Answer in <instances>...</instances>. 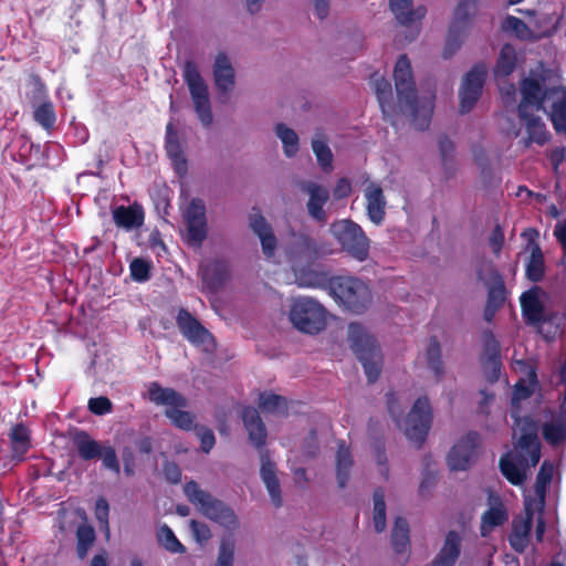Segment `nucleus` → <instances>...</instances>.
<instances>
[{
  "label": "nucleus",
  "instance_id": "1",
  "mask_svg": "<svg viewBox=\"0 0 566 566\" xmlns=\"http://www.w3.org/2000/svg\"><path fill=\"white\" fill-rule=\"evenodd\" d=\"M513 437L516 439V453L509 452L502 457L500 468L512 484L521 485L526 479V469L535 467L541 459L536 423L532 419L517 420Z\"/></svg>",
  "mask_w": 566,
  "mask_h": 566
},
{
  "label": "nucleus",
  "instance_id": "2",
  "mask_svg": "<svg viewBox=\"0 0 566 566\" xmlns=\"http://www.w3.org/2000/svg\"><path fill=\"white\" fill-rule=\"evenodd\" d=\"M394 80L399 111L412 119L417 129H426L431 118L432 101L417 97L410 61L406 55L399 56L394 70Z\"/></svg>",
  "mask_w": 566,
  "mask_h": 566
},
{
  "label": "nucleus",
  "instance_id": "3",
  "mask_svg": "<svg viewBox=\"0 0 566 566\" xmlns=\"http://www.w3.org/2000/svg\"><path fill=\"white\" fill-rule=\"evenodd\" d=\"M544 511H537L533 503L525 499L524 511L516 515L511 523L507 541L511 548L518 554L524 553L533 543V528L535 543H541L545 533Z\"/></svg>",
  "mask_w": 566,
  "mask_h": 566
},
{
  "label": "nucleus",
  "instance_id": "4",
  "mask_svg": "<svg viewBox=\"0 0 566 566\" xmlns=\"http://www.w3.org/2000/svg\"><path fill=\"white\" fill-rule=\"evenodd\" d=\"M546 292L534 286L521 295V306L527 324L537 328L546 339H552L558 332L560 317L546 308Z\"/></svg>",
  "mask_w": 566,
  "mask_h": 566
},
{
  "label": "nucleus",
  "instance_id": "5",
  "mask_svg": "<svg viewBox=\"0 0 566 566\" xmlns=\"http://www.w3.org/2000/svg\"><path fill=\"white\" fill-rule=\"evenodd\" d=\"M328 289L334 300L352 313H364L371 305V291L358 277L349 275L332 277L328 281Z\"/></svg>",
  "mask_w": 566,
  "mask_h": 566
},
{
  "label": "nucleus",
  "instance_id": "6",
  "mask_svg": "<svg viewBox=\"0 0 566 566\" xmlns=\"http://www.w3.org/2000/svg\"><path fill=\"white\" fill-rule=\"evenodd\" d=\"M188 500L198 506V510L209 520L219 523L228 530H235L239 525L238 517L232 509L223 502L214 499L208 492L201 490L195 482H188L184 488Z\"/></svg>",
  "mask_w": 566,
  "mask_h": 566
},
{
  "label": "nucleus",
  "instance_id": "7",
  "mask_svg": "<svg viewBox=\"0 0 566 566\" xmlns=\"http://www.w3.org/2000/svg\"><path fill=\"white\" fill-rule=\"evenodd\" d=\"M388 409L410 441L420 444L424 440L432 422L431 406L427 397L418 398L402 421L397 419L398 408L392 398L388 400Z\"/></svg>",
  "mask_w": 566,
  "mask_h": 566
},
{
  "label": "nucleus",
  "instance_id": "8",
  "mask_svg": "<svg viewBox=\"0 0 566 566\" xmlns=\"http://www.w3.org/2000/svg\"><path fill=\"white\" fill-rule=\"evenodd\" d=\"M329 233L342 250L355 260L363 262L369 256L370 240L363 228L350 219H340L331 223Z\"/></svg>",
  "mask_w": 566,
  "mask_h": 566
},
{
  "label": "nucleus",
  "instance_id": "9",
  "mask_svg": "<svg viewBox=\"0 0 566 566\" xmlns=\"http://www.w3.org/2000/svg\"><path fill=\"white\" fill-rule=\"evenodd\" d=\"M348 339L364 366L368 380L374 382L380 374L381 366V356L376 339L358 323L349 324Z\"/></svg>",
  "mask_w": 566,
  "mask_h": 566
},
{
  "label": "nucleus",
  "instance_id": "10",
  "mask_svg": "<svg viewBox=\"0 0 566 566\" xmlns=\"http://www.w3.org/2000/svg\"><path fill=\"white\" fill-rule=\"evenodd\" d=\"M182 76L188 86L198 119L202 126L210 127L213 122L210 95L198 65L193 61H187L182 69Z\"/></svg>",
  "mask_w": 566,
  "mask_h": 566
},
{
  "label": "nucleus",
  "instance_id": "11",
  "mask_svg": "<svg viewBox=\"0 0 566 566\" xmlns=\"http://www.w3.org/2000/svg\"><path fill=\"white\" fill-rule=\"evenodd\" d=\"M290 321L300 332L317 334L326 326V311L313 298L298 297L291 305Z\"/></svg>",
  "mask_w": 566,
  "mask_h": 566
},
{
  "label": "nucleus",
  "instance_id": "12",
  "mask_svg": "<svg viewBox=\"0 0 566 566\" xmlns=\"http://www.w3.org/2000/svg\"><path fill=\"white\" fill-rule=\"evenodd\" d=\"M475 13V6L470 0H460L454 10L453 19L449 29L444 56L452 55L463 43L470 29L471 18Z\"/></svg>",
  "mask_w": 566,
  "mask_h": 566
},
{
  "label": "nucleus",
  "instance_id": "13",
  "mask_svg": "<svg viewBox=\"0 0 566 566\" xmlns=\"http://www.w3.org/2000/svg\"><path fill=\"white\" fill-rule=\"evenodd\" d=\"M486 75V67L483 64H478L463 78L459 96L461 113H468L472 109L478 102L484 78Z\"/></svg>",
  "mask_w": 566,
  "mask_h": 566
},
{
  "label": "nucleus",
  "instance_id": "14",
  "mask_svg": "<svg viewBox=\"0 0 566 566\" xmlns=\"http://www.w3.org/2000/svg\"><path fill=\"white\" fill-rule=\"evenodd\" d=\"M322 254L318 243L306 233H294L291 243L286 248L287 260L293 266L313 262Z\"/></svg>",
  "mask_w": 566,
  "mask_h": 566
},
{
  "label": "nucleus",
  "instance_id": "15",
  "mask_svg": "<svg viewBox=\"0 0 566 566\" xmlns=\"http://www.w3.org/2000/svg\"><path fill=\"white\" fill-rule=\"evenodd\" d=\"M560 381L565 386L560 412L553 415L542 427L543 438L553 447L566 441V363L560 368Z\"/></svg>",
  "mask_w": 566,
  "mask_h": 566
},
{
  "label": "nucleus",
  "instance_id": "16",
  "mask_svg": "<svg viewBox=\"0 0 566 566\" xmlns=\"http://www.w3.org/2000/svg\"><path fill=\"white\" fill-rule=\"evenodd\" d=\"M187 224L188 240L200 244L207 237L206 205L199 198H193L184 212Z\"/></svg>",
  "mask_w": 566,
  "mask_h": 566
},
{
  "label": "nucleus",
  "instance_id": "17",
  "mask_svg": "<svg viewBox=\"0 0 566 566\" xmlns=\"http://www.w3.org/2000/svg\"><path fill=\"white\" fill-rule=\"evenodd\" d=\"M542 109L549 116L557 133H566V88L545 90Z\"/></svg>",
  "mask_w": 566,
  "mask_h": 566
},
{
  "label": "nucleus",
  "instance_id": "18",
  "mask_svg": "<svg viewBox=\"0 0 566 566\" xmlns=\"http://www.w3.org/2000/svg\"><path fill=\"white\" fill-rule=\"evenodd\" d=\"M301 189L308 195L306 209L310 217L321 223H325L327 221V213L324 210V206L329 199L328 189L314 181L302 182Z\"/></svg>",
  "mask_w": 566,
  "mask_h": 566
},
{
  "label": "nucleus",
  "instance_id": "19",
  "mask_svg": "<svg viewBox=\"0 0 566 566\" xmlns=\"http://www.w3.org/2000/svg\"><path fill=\"white\" fill-rule=\"evenodd\" d=\"M520 91L522 99L518 104V115L525 116L526 112H538L544 106L542 82L535 77H526L521 82Z\"/></svg>",
  "mask_w": 566,
  "mask_h": 566
},
{
  "label": "nucleus",
  "instance_id": "20",
  "mask_svg": "<svg viewBox=\"0 0 566 566\" xmlns=\"http://www.w3.org/2000/svg\"><path fill=\"white\" fill-rule=\"evenodd\" d=\"M479 444V434L470 432L460 439L448 455V463L452 470H465L475 455Z\"/></svg>",
  "mask_w": 566,
  "mask_h": 566
},
{
  "label": "nucleus",
  "instance_id": "21",
  "mask_svg": "<svg viewBox=\"0 0 566 566\" xmlns=\"http://www.w3.org/2000/svg\"><path fill=\"white\" fill-rule=\"evenodd\" d=\"M177 325L182 335L196 345H203L208 349L212 343L211 334L186 310H180L177 316Z\"/></svg>",
  "mask_w": 566,
  "mask_h": 566
},
{
  "label": "nucleus",
  "instance_id": "22",
  "mask_svg": "<svg viewBox=\"0 0 566 566\" xmlns=\"http://www.w3.org/2000/svg\"><path fill=\"white\" fill-rule=\"evenodd\" d=\"M502 29L505 32L514 34L521 40H537L549 33L548 29L544 28L539 22L533 19H530L528 22H524L513 15L505 18Z\"/></svg>",
  "mask_w": 566,
  "mask_h": 566
},
{
  "label": "nucleus",
  "instance_id": "23",
  "mask_svg": "<svg viewBox=\"0 0 566 566\" xmlns=\"http://www.w3.org/2000/svg\"><path fill=\"white\" fill-rule=\"evenodd\" d=\"M366 200V213L368 219L376 226H380L386 216L387 200L382 188L376 182H369L364 189Z\"/></svg>",
  "mask_w": 566,
  "mask_h": 566
},
{
  "label": "nucleus",
  "instance_id": "24",
  "mask_svg": "<svg viewBox=\"0 0 566 566\" xmlns=\"http://www.w3.org/2000/svg\"><path fill=\"white\" fill-rule=\"evenodd\" d=\"M147 398L156 406L165 407V410L188 406V400L185 396L174 388L163 387L157 381L148 384Z\"/></svg>",
  "mask_w": 566,
  "mask_h": 566
},
{
  "label": "nucleus",
  "instance_id": "25",
  "mask_svg": "<svg viewBox=\"0 0 566 566\" xmlns=\"http://www.w3.org/2000/svg\"><path fill=\"white\" fill-rule=\"evenodd\" d=\"M250 227L253 233L259 238L262 253L266 259H272L277 249V238L272 226L263 216H254L250 220Z\"/></svg>",
  "mask_w": 566,
  "mask_h": 566
},
{
  "label": "nucleus",
  "instance_id": "26",
  "mask_svg": "<svg viewBox=\"0 0 566 566\" xmlns=\"http://www.w3.org/2000/svg\"><path fill=\"white\" fill-rule=\"evenodd\" d=\"M461 549V536L454 531L448 532L440 551L431 562V566H454L460 557Z\"/></svg>",
  "mask_w": 566,
  "mask_h": 566
},
{
  "label": "nucleus",
  "instance_id": "27",
  "mask_svg": "<svg viewBox=\"0 0 566 566\" xmlns=\"http://www.w3.org/2000/svg\"><path fill=\"white\" fill-rule=\"evenodd\" d=\"M213 78L217 88L222 93H229L234 88V69L227 54H217L213 63Z\"/></svg>",
  "mask_w": 566,
  "mask_h": 566
},
{
  "label": "nucleus",
  "instance_id": "28",
  "mask_svg": "<svg viewBox=\"0 0 566 566\" xmlns=\"http://www.w3.org/2000/svg\"><path fill=\"white\" fill-rule=\"evenodd\" d=\"M261 479L265 484L272 503L279 507L282 505L280 480L276 474L275 464L270 460L268 454L261 457Z\"/></svg>",
  "mask_w": 566,
  "mask_h": 566
},
{
  "label": "nucleus",
  "instance_id": "29",
  "mask_svg": "<svg viewBox=\"0 0 566 566\" xmlns=\"http://www.w3.org/2000/svg\"><path fill=\"white\" fill-rule=\"evenodd\" d=\"M520 118L524 123L527 133V137L522 139L525 147L533 143L542 146L548 140L546 126L534 112H526V115L520 116Z\"/></svg>",
  "mask_w": 566,
  "mask_h": 566
},
{
  "label": "nucleus",
  "instance_id": "30",
  "mask_svg": "<svg viewBox=\"0 0 566 566\" xmlns=\"http://www.w3.org/2000/svg\"><path fill=\"white\" fill-rule=\"evenodd\" d=\"M242 419L250 441L258 448L262 447L266 440V429L258 410L252 407L244 408Z\"/></svg>",
  "mask_w": 566,
  "mask_h": 566
},
{
  "label": "nucleus",
  "instance_id": "31",
  "mask_svg": "<svg viewBox=\"0 0 566 566\" xmlns=\"http://www.w3.org/2000/svg\"><path fill=\"white\" fill-rule=\"evenodd\" d=\"M113 220L117 227L126 230L139 228L144 222V211L140 206H119L113 210Z\"/></svg>",
  "mask_w": 566,
  "mask_h": 566
},
{
  "label": "nucleus",
  "instance_id": "32",
  "mask_svg": "<svg viewBox=\"0 0 566 566\" xmlns=\"http://www.w3.org/2000/svg\"><path fill=\"white\" fill-rule=\"evenodd\" d=\"M553 474L554 465L547 461H544L534 485L535 497H525L533 503V506L537 509V511H544L546 488L551 483Z\"/></svg>",
  "mask_w": 566,
  "mask_h": 566
},
{
  "label": "nucleus",
  "instance_id": "33",
  "mask_svg": "<svg viewBox=\"0 0 566 566\" xmlns=\"http://www.w3.org/2000/svg\"><path fill=\"white\" fill-rule=\"evenodd\" d=\"M335 467L337 484L340 489H344L347 486L349 482L352 470L354 467L353 454L349 448H347L344 442H340L338 444V449L335 457Z\"/></svg>",
  "mask_w": 566,
  "mask_h": 566
},
{
  "label": "nucleus",
  "instance_id": "34",
  "mask_svg": "<svg viewBox=\"0 0 566 566\" xmlns=\"http://www.w3.org/2000/svg\"><path fill=\"white\" fill-rule=\"evenodd\" d=\"M73 443L78 452V455L86 461L97 459L101 455L104 447L96 440L92 439L90 434L83 430H78L74 433Z\"/></svg>",
  "mask_w": 566,
  "mask_h": 566
},
{
  "label": "nucleus",
  "instance_id": "35",
  "mask_svg": "<svg viewBox=\"0 0 566 566\" xmlns=\"http://www.w3.org/2000/svg\"><path fill=\"white\" fill-rule=\"evenodd\" d=\"M391 11L401 24H408L424 17L426 8L412 9V0H389Z\"/></svg>",
  "mask_w": 566,
  "mask_h": 566
},
{
  "label": "nucleus",
  "instance_id": "36",
  "mask_svg": "<svg viewBox=\"0 0 566 566\" xmlns=\"http://www.w3.org/2000/svg\"><path fill=\"white\" fill-rule=\"evenodd\" d=\"M274 134L281 140L283 154L287 158H293L300 150V138L297 133L284 123H277L274 126Z\"/></svg>",
  "mask_w": 566,
  "mask_h": 566
},
{
  "label": "nucleus",
  "instance_id": "37",
  "mask_svg": "<svg viewBox=\"0 0 566 566\" xmlns=\"http://www.w3.org/2000/svg\"><path fill=\"white\" fill-rule=\"evenodd\" d=\"M516 62L515 49L510 44L503 45L494 67V76L497 80L507 77L515 70Z\"/></svg>",
  "mask_w": 566,
  "mask_h": 566
},
{
  "label": "nucleus",
  "instance_id": "38",
  "mask_svg": "<svg viewBox=\"0 0 566 566\" xmlns=\"http://www.w3.org/2000/svg\"><path fill=\"white\" fill-rule=\"evenodd\" d=\"M507 521V512L503 504H497L490 507L482 515L481 521V535L486 537L496 526L504 524Z\"/></svg>",
  "mask_w": 566,
  "mask_h": 566
},
{
  "label": "nucleus",
  "instance_id": "39",
  "mask_svg": "<svg viewBox=\"0 0 566 566\" xmlns=\"http://www.w3.org/2000/svg\"><path fill=\"white\" fill-rule=\"evenodd\" d=\"M380 108L386 116H389L394 107L391 105L392 91L390 83L380 75L375 74L371 78Z\"/></svg>",
  "mask_w": 566,
  "mask_h": 566
},
{
  "label": "nucleus",
  "instance_id": "40",
  "mask_svg": "<svg viewBox=\"0 0 566 566\" xmlns=\"http://www.w3.org/2000/svg\"><path fill=\"white\" fill-rule=\"evenodd\" d=\"M312 149L316 156L318 165L323 170L329 171L333 166V154L327 144V139L321 133H316L312 139Z\"/></svg>",
  "mask_w": 566,
  "mask_h": 566
},
{
  "label": "nucleus",
  "instance_id": "41",
  "mask_svg": "<svg viewBox=\"0 0 566 566\" xmlns=\"http://www.w3.org/2000/svg\"><path fill=\"white\" fill-rule=\"evenodd\" d=\"M391 543L398 554H405L409 548V525L402 517H397L391 532Z\"/></svg>",
  "mask_w": 566,
  "mask_h": 566
},
{
  "label": "nucleus",
  "instance_id": "42",
  "mask_svg": "<svg viewBox=\"0 0 566 566\" xmlns=\"http://www.w3.org/2000/svg\"><path fill=\"white\" fill-rule=\"evenodd\" d=\"M96 539L93 526L84 523L76 530V554L80 559H84L94 545Z\"/></svg>",
  "mask_w": 566,
  "mask_h": 566
},
{
  "label": "nucleus",
  "instance_id": "43",
  "mask_svg": "<svg viewBox=\"0 0 566 566\" xmlns=\"http://www.w3.org/2000/svg\"><path fill=\"white\" fill-rule=\"evenodd\" d=\"M545 271L544 256L537 244H531V254L526 263V275L531 281H539Z\"/></svg>",
  "mask_w": 566,
  "mask_h": 566
},
{
  "label": "nucleus",
  "instance_id": "44",
  "mask_svg": "<svg viewBox=\"0 0 566 566\" xmlns=\"http://www.w3.org/2000/svg\"><path fill=\"white\" fill-rule=\"evenodd\" d=\"M295 272V283L301 287H323L326 284V275L314 269H302Z\"/></svg>",
  "mask_w": 566,
  "mask_h": 566
},
{
  "label": "nucleus",
  "instance_id": "45",
  "mask_svg": "<svg viewBox=\"0 0 566 566\" xmlns=\"http://www.w3.org/2000/svg\"><path fill=\"white\" fill-rule=\"evenodd\" d=\"M259 407L263 412L283 415L287 410V403L282 396L264 392L259 397Z\"/></svg>",
  "mask_w": 566,
  "mask_h": 566
},
{
  "label": "nucleus",
  "instance_id": "46",
  "mask_svg": "<svg viewBox=\"0 0 566 566\" xmlns=\"http://www.w3.org/2000/svg\"><path fill=\"white\" fill-rule=\"evenodd\" d=\"M373 522L376 532L381 533L386 528V503L384 491L375 490L373 495Z\"/></svg>",
  "mask_w": 566,
  "mask_h": 566
},
{
  "label": "nucleus",
  "instance_id": "47",
  "mask_svg": "<svg viewBox=\"0 0 566 566\" xmlns=\"http://www.w3.org/2000/svg\"><path fill=\"white\" fill-rule=\"evenodd\" d=\"M166 150L168 156L175 160L178 170L181 169V166L185 168V160L181 157V146L179 144L178 134L174 129L172 124H168L166 128Z\"/></svg>",
  "mask_w": 566,
  "mask_h": 566
},
{
  "label": "nucleus",
  "instance_id": "48",
  "mask_svg": "<svg viewBox=\"0 0 566 566\" xmlns=\"http://www.w3.org/2000/svg\"><path fill=\"white\" fill-rule=\"evenodd\" d=\"M427 363L429 368L438 379L444 374L443 363L441 359V347L436 338H431L427 348Z\"/></svg>",
  "mask_w": 566,
  "mask_h": 566
},
{
  "label": "nucleus",
  "instance_id": "49",
  "mask_svg": "<svg viewBox=\"0 0 566 566\" xmlns=\"http://www.w3.org/2000/svg\"><path fill=\"white\" fill-rule=\"evenodd\" d=\"M186 407H176L165 410V416L172 422V424L182 430H191L193 428L195 417L189 411L185 410Z\"/></svg>",
  "mask_w": 566,
  "mask_h": 566
},
{
  "label": "nucleus",
  "instance_id": "50",
  "mask_svg": "<svg viewBox=\"0 0 566 566\" xmlns=\"http://www.w3.org/2000/svg\"><path fill=\"white\" fill-rule=\"evenodd\" d=\"M33 118L38 124L45 129H50L54 126L56 116L53 104L50 101L38 104L33 106Z\"/></svg>",
  "mask_w": 566,
  "mask_h": 566
},
{
  "label": "nucleus",
  "instance_id": "51",
  "mask_svg": "<svg viewBox=\"0 0 566 566\" xmlns=\"http://www.w3.org/2000/svg\"><path fill=\"white\" fill-rule=\"evenodd\" d=\"M157 539L159 544L170 553H185V546L178 541L172 530L163 525L157 531Z\"/></svg>",
  "mask_w": 566,
  "mask_h": 566
},
{
  "label": "nucleus",
  "instance_id": "52",
  "mask_svg": "<svg viewBox=\"0 0 566 566\" xmlns=\"http://www.w3.org/2000/svg\"><path fill=\"white\" fill-rule=\"evenodd\" d=\"M12 448L15 455L21 458L29 449V430L24 426H15L11 431Z\"/></svg>",
  "mask_w": 566,
  "mask_h": 566
},
{
  "label": "nucleus",
  "instance_id": "53",
  "mask_svg": "<svg viewBox=\"0 0 566 566\" xmlns=\"http://www.w3.org/2000/svg\"><path fill=\"white\" fill-rule=\"evenodd\" d=\"M531 395H532V388L530 386L525 385L523 381H518L515 385L514 391H513V397H512V411H511V416L515 419L514 428H517V420H523V418H520L517 415V410H516L517 403L521 400L528 398ZM524 419H530V418L524 417Z\"/></svg>",
  "mask_w": 566,
  "mask_h": 566
},
{
  "label": "nucleus",
  "instance_id": "54",
  "mask_svg": "<svg viewBox=\"0 0 566 566\" xmlns=\"http://www.w3.org/2000/svg\"><path fill=\"white\" fill-rule=\"evenodd\" d=\"M234 559V543L231 539H224L221 542L217 558V564L233 566Z\"/></svg>",
  "mask_w": 566,
  "mask_h": 566
},
{
  "label": "nucleus",
  "instance_id": "55",
  "mask_svg": "<svg viewBox=\"0 0 566 566\" xmlns=\"http://www.w3.org/2000/svg\"><path fill=\"white\" fill-rule=\"evenodd\" d=\"M98 459H102L104 468L113 471L116 474H119L120 467L116 455V451L113 447L104 446Z\"/></svg>",
  "mask_w": 566,
  "mask_h": 566
},
{
  "label": "nucleus",
  "instance_id": "56",
  "mask_svg": "<svg viewBox=\"0 0 566 566\" xmlns=\"http://www.w3.org/2000/svg\"><path fill=\"white\" fill-rule=\"evenodd\" d=\"M108 511L109 506L107 501L104 497H99L95 505V516L101 528L106 533V536L109 535Z\"/></svg>",
  "mask_w": 566,
  "mask_h": 566
},
{
  "label": "nucleus",
  "instance_id": "57",
  "mask_svg": "<svg viewBox=\"0 0 566 566\" xmlns=\"http://www.w3.org/2000/svg\"><path fill=\"white\" fill-rule=\"evenodd\" d=\"M31 84H32V91L29 94V99H30L32 106L48 102L49 99L46 96V90H45L44 84L40 81V78L33 77L31 81Z\"/></svg>",
  "mask_w": 566,
  "mask_h": 566
},
{
  "label": "nucleus",
  "instance_id": "58",
  "mask_svg": "<svg viewBox=\"0 0 566 566\" xmlns=\"http://www.w3.org/2000/svg\"><path fill=\"white\" fill-rule=\"evenodd\" d=\"M189 526L192 533L193 538L199 544H205L211 538V531L209 526L202 522H198L196 520H191L189 522Z\"/></svg>",
  "mask_w": 566,
  "mask_h": 566
},
{
  "label": "nucleus",
  "instance_id": "59",
  "mask_svg": "<svg viewBox=\"0 0 566 566\" xmlns=\"http://www.w3.org/2000/svg\"><path fill=\"white\" fill-rule=\"evenodd\" d=\"M149 263L143 259H135L130 263V274L135 281H146L149 277Z\"/></svg>",
  "mask_w": 566,
  "mask_h": 566
},
{
  "label": "nucleus",
  "instance_id": "60",
  "mask_svg": "<svg viewBox=\"0 0 566 566\" xmlns=\"http://www.w3.org/2000/svg\"><path fill=\"white\" fill-rule=\"evenodd\" d=\"M88 409L91 412L95 415H105L107 412H111L112 410V402L106 397H97V398H91L88 400Z\"/></svg>",
  "mask_w": 566,
  "mask_h": 566
},
{
  "label": "nucleus",
  "instance_id": "61",
  "mask_svg": "<svg viewBox=\"0 0 566 566\" xmlns=\"http://www.w3.org/2000/svg\"><path fill=\"white\" fill-rule=\"evenodd\" d=\"M197 436L200 439L201 450L206 453H209L216 443V438L212 430L206 427L197 428Z\"/></svg>",
  "mask_w": 566,
  "mask_h": 566
},
{
  "label": "nucleus",
  "instance_id": "62",
  "mask_svg": "<svg viewBox=\"0 0 566 566\" xmlns=\"http://www.w3.org/2000/svg\"><path fill=\"white\" fill-rule=\"evenodd\" d=\"M492 280L493 283L489 291L490 300H499L502 302L504 300V285L496 271H492Z\"/></svg>",
  "mask_w": 566,
  "mask_h": 566
},
{
  "label": "nucleus",
  "instance_id": "63",
  "mask_svg": "<svg viewBox=\"0 0 566 566\" xmlns=\"http://www.w3.org/2000/svg\"><path fill=\"white\" fill-rule=\"evenodd\" d=\"M164 473L168 481L178 483L181 479V471L175 462H166L164 464Z\"/></svg>",
  "mask_w": 566,
  "mask_h": 566
},
{
  "label": "nucleus",
  "instance_id": "64",
  "mask_svg": "<svg viewBox=\"0 0 566 566\" xmlns=\"http://www.w3.org/2000/svg\"><path fill=\"white\" fill-rule=\"evenodd\" d=\"M352 191L350 182L345 179L340 178L336 186L334 187L333 193L336 199H343L349 196Z\"/></svg>",
  "mask_w": 566,
  "mask_h": 566
}]
</instances>
